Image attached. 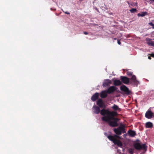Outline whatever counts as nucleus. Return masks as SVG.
<instances>
[{
	"instance_id": "obj_27",
	"label": "nucleus",
	"mask_w": 154,
	"mask_h": 154,
	"mask_svg": "<svg viewBox=\"0 0 154 154\" xmlns=\"http://www.w3.org/2000/svg\"><path fill=\"white\" fill-rule=\"evenodd\" d=\"M151 56L152 57H154V54H151Z\"/></svg>"
},
{
	"instance_id": "obj_11",
	"label": "nucleus",
	"mask_w": 154,
	"mask_h": 154,
	"mask_svg": "<svg viewBox=\"0 0 154 154\" xmlns=\"http://www.w3.org/2000/svg\"><path fill=\"white\" fill-rule=\"evenodd\" d=\"M92 110L93 112L96 114L99 113L100 112V110L99 108L96 106H93L92 108Z\"/></svg>"
},
{
	"instance_id": "obj_30",
	"label": "nucleus",
	"mask_w": 154,
	"mask_h": 154,
	"mask_svg": "<svg viewBox=\"0 0 154 154\" xmlns=\"http://www.w3.org/2000/svg\"><path fill=\"white\" fill-rule=\"evenodd\" d=\"M151 1H153L154 2V0H150Z\"/></svg>"
},
{
	"instance_id": "obj_22",
	"label": "nucleus",
	"mask_w": 154,
	"mask_h": 154,
	"mask_svg": "<svg viewBox=\"0 0 154 154\" xmlns=\"http://www.w3.org/2000/svg\"><path fill=\"white\" fill-rule=\"evenodd\" d=\"M134 151V149H130L128 150L129 152L131 154H133Z\"/></svg>"
},
{
	"instance_id": "obj_18",
	"label": "nucleus",
	"mask_w": 154,
	"mask_h": 154,
	"mask_svg": "<svg viewBox=\"0 0 154 154\" xmlns=\"http://www.w3.org/2000/svg\"><path fill=\"white\" fill-rule=\"evenodd\" d=\"M147 14V13L146 12H143L140 14H138L137 15L138 16L143 17Z\"/></svg>"
},
{
	"instance_id": "obj_23",
	"label": "nucleus",
	"mask_w": 154,
	"mask_h": 154,
	"mask_svg": "<svg viewBox=\"0 0 154 154\" xmlns=\"http://www.w3.org/2000/svg\"><path fill=\"white\" fill-rule=\"evenodd\" d=\"M149 24L153 27V28L154 29V24L151 22L149 23Z\"/></svg>"
},
{
	"instance_id": "obj_16",
	"label": "nucleus",
	"mask_w": 154,
	"mask_h": 154,
	"mask_svg": "<svg viewBox=\"0 0 154 154\" xmlns=\"http://www.w3.org/2000/svg\"><path fill=\"white\" fill-rule=\"evenodd\" d=\"M128 134L131 137H134L136 135V133L135 131L131 130L128 131Z\"/></svg>"
},
{
	"instance_id": "obj_21",
	"label": "nucleus",
	"mask_w": 154,
	"mask_h": 154,
	"mask_svg": "<svg viewBox=\"0 0 154 154\" xmlns=\"http://www.w3.org/2000/svg\"><path fill=\"white\" fill-rule=\"evenodd\" d=\"M127 74L129 76H132V75H133L132 72L128 71V70L127 71Z\"/></svg>"
},
{
	"instance_id": "obj_24",
	"label": "nucleus",
	"mask_w": 154,
	"mask_h": 154,
	"mask_svg": "<svg viewBox=\"0 0 154 154\" xmlns=\"http://www.w3.org/2000/svg\"><path fill=\"white\" fill-rule=\"evenodd\" d=\"M132 6H135L137 5V3H133L132 4H130Z\"/></svg>"
},
{
	"instance_id": "obj_3",
	"label": "nucleus",
	"mask_w": 154,
	"mask_h": 154,
	"mask_svg": "<svg viewBox=\"0 0 154 154\" xmlns=\"http://www.w3.org/2000/svg\"><path fill=\"white\" fill-rule=\"evenodd\" d=\"M134 147L137 150L143 149L146 150V146L144 144L140 145L139 143H137L134 144Z\"/></svg>"
},
{
	"instance_id": "obj_8",
	"label": "nucleus",
	"mask_w": 154,
	"mask_h": 154,
	"mask_svg": "<svg viewBox=\"0 0 154 154\" xmlns=\"http://www.w3.org/2000/svg\"><path fill=\"white\" fill-rule=\"evenodd\" d=\"M146 41L148 45L150 46L154 47V40H152L150 38H146Z\"/></svg>"
},
{
	"instance_id": "obj_2",
	"label": "nucleus",
	"mask_w": 154,
	"mask_h": 154,
	"mask_svg": "<svg viewBox=\"0 0 154 154\" xmlns=\"http://www.w3.org/2000/svg\"><path fill=\"white\" fill-rule=\"evenodd\" d=\"M114 131L117 134L113 136H108V138L111 141H112L115 144L117 145L119 147H122V142L118 139L121 138V137L118 135H120L122 133H125V126L122 125L117 128H114Z\"/></svg>"
},
{
	"instance_id": "obj_14",
	"label": "nucleus",
	"mask_w": 154,
	"mask_h": 154,
	"mask_svg": "<svg viewBox=\"0 0 154 154\" xmlns=\"http://www.w3.org/2000/svg\"><path fill=\"white\" fill-rule=\"evenodd\" d=\"M114 84L116 86L120 85L122 84L121 82L119 80H115L113 82Z\"/></svg>"
},
{
	"instance_id": "obj_20",
	"label": "nucleus",
	"mask_w": 154,
	"mask_h": 154,
	"mask_svg": "<svg viewBox=\"0 0 154 154\" xmlns=\"http://www.w3.org/2000/svg\"><path fill=\"white\" fill-rule=\"evenodd\" d=\"M130 11L131 13H134L136 12L137 11V9L136 8H132L130 10Z\"/></svg>"
},
{
	"instance_id": "obj_6",
	"label": "nucleus",
	"mask_w": 154,
	"mask_h": 154,
	"mask_svg": "<svg viewBox=\"0 0 154 154\" xmlns=\"http://www.w3.org/2000/svg\"><path fill=\"white\" fill-rule=\"evenodd\" d=\"M121 79L122 81L124 84H127L129 82V79L125 76H121Z\"/></svg>"
},
{
	"instance_id": "obj_26",
	"label": "nucleus",
	"mask_w": 154,
	"mask_h": 154,
	"mask_svg": "<svg viewBox=\"0 0 154 154\" xmlns=\"http://www.w3.org/2000/svg\"><path fill=\"white\" fill-rule=\"evenodd\" d=\"M118 43L119 45H120V44H121V42H120L119 41H118Z\"/></svg>"
},
{
	"instance_id": "obj_28",
	"label": "nucleus",
	"mask_w": 154,
	"mask_h": 154,
	"mask_svg": "<svg viewBox=\"0 0 154 154\" xmlns=\"http://www.w3.org/2000/svg\"><path fill=\"white\" fill-rule=\"evenodd\" d=\"M148 58L149 59H151V58L150 57H148Z\"/></svg>"
},
{
	"instance_id": "obj_15",
	"label": "nucleus",
	"mask_w": 154,
	"mask_h": 154,
	"mask_svg": "<svg viewBox=\"0 0 154 154\" xmlns=\"http://www.w3.org/2000/svg\"><path fill=\"white\" fill-rule=\"evenodd\" d=\"M131 79L133 82L134 83H137V81L136 79V77L134 75H132Z\"/></svg>"
},
{
	"instance_id": "obj_17",
	"label": "nucleus",
	"mask_w": 154,
	"mask_h": 154,
	"mask_svg": "<svg viewBox=\"0 0 154 154\" xmlns=\"http://www.w3.org/2000/svg\"><path fill=\"white\" fill-rule=\"evenodd\" d=\"M153 126L152 124L150 122H148L146 123V126L147 128H151Z\"/></svg>"
},
{
	"instance_id": "obj_31",
	"label": "nucleus",
	"mask_w": 154,
	"mask_h": 154,
	"mask_svg": "<svg viewBox=\"0 0 154 154\" xmlns=\"http://www.w3.org/2000/svg\"><path fill=\"white\" fill-rule=\"evenodd\" d=\"M64 17H65V18H66L67 17H66V16H65Z\"/></svg>"
},
{
	"instance_id": "obj_29",
	"label": "nucleus",
	"mask_w": 154,
	"mask_h": 154,
	"mask_svg": "<svg viewBox=\"0 0 154 154\" xmlns=\"http://www.w3.org/2000/svg\"><path fill=\"white\" fill-rule=\"evenodd\" d=\"M65 13L66 14H67V11H66L65 12Z\"/></svg>"
},
{
	"instance_id": "obj_1",
	"label": "nucleus",
	"mask_w": 154,
	"mask_h": 154,
	"mask_svg": "<svg viewBox=\"0 0 154 154\" xmlns=\"http://www.w3.org/2000/svg\"><path fill=\"white\" fill-rule=\"evenodd\" d=\"M101 115L104 116L102 118L103 121L108 122L109 125L112 127H115L118 125L117 122L119 119L115 117L117 115V113L115 111L110 112L108 110L102 109L100 111Z\"/></svg>"
},
{
	"instance_id": "obj_12",
	"label": "nucleus",
	"mask_w": 154,
	"mask_h": 154,
	"mask_svg": "<svg viewBox=\"0 0 154 154\" xmlns=\"http://www.w3.org/2000/svg\"><path fill=\"white\" fill-rule=\"evenodd\" d=\"M99 95V94L98 93H96L94 95H93L91 98V99L93 101H95L98 98Z\"/></svg>"
},
{
	"instance_id": "obj_25",
	"label": "nucleus",
	"mask_w": 154,
	"mask_h": 154,
	"mask_svg": "<svg viewBox=\"0 0 154 154\" xmlns=\"http://www.w3.org/2000/svg\"><path fill=\"white\" fill-rule=\"evenodd\" d=\"M83 33L85 35H87L88 34V32H84Z\"/></svg>"
},
{
	"instance_id": "obj_13",
	"label": "nucleus",
	"mask_w": 154,
	"mask_h": 154,
	"mask_svg": "<svg viewBox=\"0 0 154 154\" xmlns=\"http://www.w3.org/2000/svg\"><path fill=\"white\" fill-rule=\"evenodd\" d=\"M107 91H103L100 93V97L102 98H105L107 97Z\"/></svg>"
},
{
	"instance_id": "obj_5",
	"label": "nucleus",
	"mask_w": 154,
	"mask_h": 154,
	"mask_svg": "<svg viewBox=\"0 0 154 154\" xmlns=\"http://www.w3.org/2000/svg\"><path fill=\"white\" fill-rule=\"evenodd\" d=\"M112 83V82L109 79H106L104 80L103 82V87L108 86Z\"/></svg>"
},
{
	"instance_id": "obj_9",
	"label": "nucleus",
	"mask_w": 154,
	"mask_h": 154,
	"mask_svg": "<svg viewBox=\"0 0 154 154\" xmlns=\"http://www.w3.org/2000/svg\"><path fill=\"white\" fill-rule=\"evenodd\" d=\"M97 105L101 108H103L105 107L104 104L102 100L100 99L97 101Z\"/></svg>"
},
{
	"instance_id": "obj_19",
	"label": "nucleus",
	"mask_w": 154,
	"mask_h": 154,
	"mask_svg": "<svg viewBox=\"0 0 154 154\" xmlns=\"http://www.w3.org/2000/svg\"><path fill=\"white\" fill-rule=\"evenodd\" d=\"M112 108L114 110H116L117 109H119V108L116 105H114L112 107Z\"/></svg>"
},
{
	"instance_id": "obj_7",
	"label": "nucleus",
	"mask_w": 154,
	"mask_h": 154,
	"mask_svg": "<svg viewBox=\"0 0 154 154\" xmlns=\"http://www.w3.org/2000/svg\"><path fill=\"white\" fill-rule=\"evenodd\" d=\"M116 88L114 86H111L109 87L107 90V93L110 94L114 92L116 90Z\"/></svg>"
},
{
	"instance_id": "obj_4",
	"label": "nucleus",
	"mask_w": 154,
	"mask_h": 154,
	"mask_svg": "<svg viewBox=\"0 0 154 154\" xmlns=\"http://www.w3.org/2000/svg\"><path fill=\"white\" fill-rule=\"evenodd\" d=\"M120 90L124 92L125 94H129L130 93V91L129 90L128 88L125 85H123L121 86Z\"/></svg>"
},
{
	"instance_id": "obj_10",
	"label": "nucleus",
	"mask_w": 154,
	"mask_h": 154,
	"mask_svg": "<svg viewBox=\"0 0 154 154\" xmlns=\"http://www.w3.org/2000/svg\"><path fill=\"white\" fill-rule=\"evenodd\" d=\"M145 117L148 119H151L153 116V113L150 111H148L145 113Z\"/></svg>"
}]
</instances>
